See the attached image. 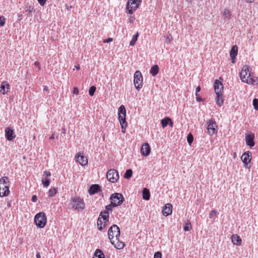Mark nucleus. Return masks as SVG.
Masks as SVG:
<instances>
[{
  "label": "nucleus",
  "instance_id": "obj_22",
  "mask_svg": "<svg viewBox=\"0 0 258 258\" xmlns=\"http://www.w3.org/2000/svg\"><path fill=\"white\" fill-rule=\"evenodd\" d=\"M101 190V187L96 184H92L90 186L88 192L90 195H94Z\"/></svg>",
  "mask_w": 258,
  "mask_h": 258
},
{
  "label": "nucleus",
  "instance_id": "obj_52",
  "mask_svg": "<svg viewBox=\"0 0 258 258\" xmlns=\"http://www.w3.org/2000/svg\"><path fill=\"white\" fill-rule=\"evenodd\" d=\"M66 8L67 10L69 11L72 8V7L71 6L66 5Z\"/></svg>",
  "mask_w": 258,
  "mask_h": 258
},
{
  "label": "nucleus",
  "instance_id": "obj_20",
  "mask_svg": "<svg viewBox=\"0 0 258 258\" xmlns=\"http://www.w3.org/2000/svg\"><path fill=\"white\" fill-rule=\"evenodd\" d=\"M238 52V47L237 45H235L233 46L230 50V56L232 59V62L234 63L235 62V59L236 58V56L237 55Z\"/></svg>",
  "mask_w": 258,
  "mask_h": 258
},
{
  "label": "nucleus",
  "instance_id": "obj_37",
  "mask_svg": "<svg viewBox=\"0 0 258 258\" xmlns=\"http://www.w3.org/2000/svg\"><path fill=\"white\" fill-rule=\"evenodd\" d=\"M96 91V87L94 86H91L89 90V94L91 96H93L94 95V93Z\"/></svg>",
  "mask_w": 258,
  "mask_h": 258
},
{
  "label": "nucleus",
  "instance_id": "obj_32",
  "mask_svg": "<svg viewBox=\"0 0 258 258\" xmlns=\"http://www.w3.org/2000/svg\"><path fill=\"white\" fill-rule=\"evenodd\" d=\"M117 241L116 242V244L114 243V247L118 249H122L124 247L125 244L123 242L119 241V240L118 239L117 240Z\"/></svg>",
  "mask_w": 258,
  "mask_h": 258
},
{
  "label": "nucleus",
  "instance_id": "obj_50",
  "mask_svg": "<svg viewBox=\"0 0 258 258\" xmlns=\"http://www.w3.org/2000/svg\"><path fill=\"white\" fill-rule=\"evenodd\" d=\"M37 200V197L36 196V195H33L32 196V201L33 202H36Z\"/></svg>",
  "mask_w": 258,
  "mask_h": 258
},
{
  "label": "nucleus",
  "instance_id": "obj_5",
  "mask_svg": "<svg viewBox=\"0 0 258 258\" xmlns=\"http://www.w3.org/2000/svg\"><path fill=\"white\" fill-rule=\"evenodd\" d=\"M71 205L73 208L78 211L83 210L85 208L84 200L78 197H73L71 199Z\"/></svg>",
  "mask_w": 258,
  "mask_h": 258
},
{
  "label": "nucleus",
  "instance_id": "obj_3",
  "mask_svg": "<svg viewBox=\"0 0 258 258\" xmlns=\"http://www.w3.org/2000/svg\"><path fill=\"white\" fill-rule=\"evenodd\" d=\"M108 235L111 243L114 244V241L112 240L113 238L115 237L116 240H118V238L120 237V231L119 228L116 225H113L109 228Z\"/></svg>",
  "mask_w": 258,
  "mask_h": 258
},
{
  "label": "nucleus",
  "instance_id": "obj_55",
  "mask_svg": "<svg viewBox=\"0 0 258 258\" xmlns=\"http://www.w3.org/2000/svg\"><path fill=\"white\" fill-rule=\"evenodd\" d=\"M36 258H40L41 257L40 254L39 252H37L36 253Z\"/></svg>",
  "mask_w": 258,
  "mask_h": 258
},
{
  "label": "nucleus",
  "instance_id": "obj_21",
  "mask_svg": "<svg viewBox=\"0 0 258 258\" xmlns=\"http://www.w3.org/2000/svg\"><path fill=\"white\" fill-rule=\"evenodd\" d=\"M9 185H4L0 186V197H6L9 195L10 193Z\"/></svg>",
  "mask_w": 258,
  "mask_h": 258
},
{
  "label": "nucleus",
  "instance_id": "obj_18",
  "mask_svg": "<svg viewBox=\"0 0 258 258\" xmlns=\"http://www.w3.org/2000/svg\"><path fill=\"white\" fill-rule=\"evenodd\" d=\"M151 148L148 143H144L141 149V152L143 155L147 156L150 153Z\"/></svg>",
  "mask_w": 258,
  "mask_h": 258
},
{
  "label": "nucleus",
  "instance_id": "obj_60",
  "mask_svg": "<svg viewBox=\"0 0 258 258\" xmlns=\"http://www.w3.org/2000/svg\"><path fill=\"white\" fill-rule=\"evenodd\" d=\"M77 69L79 70L80 69V66L78 65L77 67H76Z\"/></svg>",
  "mask_w": 258,
  "mask_h": 258
},
{
  "label": "nucleus",
  "instance_id": "obj_1",
  "mask_svg": "<svg viewBox=\"0 0 258 258\" xmlns=\"http://www.w3.org/2000/svg\"><path fill=\"white\" fill-rule=\"evenodd\" d=\"M118 119L119 120L122 132H125V128L127 125L126 121V109L123 105H121L118 108Z\"/></svg>",
  "mask_w": 258,
  "mask_h": 258
},
{
  "label": "nucleus",
  "instance_id": "obj_44",
  "mask_svg": "<svg viewBox=\"0 0 258 258\" xmlns=\"http://www.w3.org/2000/svg\"><path fill=\"white\" fill-rule=\"evenodd\" d=\"M216 213L217 211L215 210H212L209 215L210 218H212L214 217V216L216 215Z\"/></svg>",
  "mask_w": 258,
  "mask_h": 258
},
{
  "label": "nucleus",
  "instance_id": "obj_4",
  "mask_svg": "<svg viewBox=\"0 0 258 258\" xmlns=\"http://www.w3.org/2000/svg\"><path fill=\"white\" fill-rule=\"evenodd\" d=\"M34 222L38 228H43L47 222V218L45 214L43 212L37 213L35 216Z\"/></svg>",
  "mask_w": 258,
  "mask_h": 258
},
{
  "label": "nucleus",
  "instance_id": "obj_43",
  "mask_svg": "<svg viewBox=\"0 0 258 258\" xmlns=\"http://www.w3.org/2000/svg\"><path fill=\"white\" fill-rule=\"evenodd\" d=\"M154 258H162V253L160 251H156L154 255Z\"/></svg>",
  "mask_w": 258,
  "mask_h": 258
},
{
  "label": "nucleus",
  "instance_id": "obj_25",
  "mask_svg": "<svg viewBox=\"0 0 258 258\" xmlns=\"http://www.w3.org/2000/svg\"><path fill=\"white\" fill-rule=\"evenodd\" d=\"M232 13L227 9H225L223 13L222 17L225 21H229L231 18Z\"/></svg>",
  "mask_w": 258,
  "mask_h": 258
},
{
  "label": "nucleus",
  "instance_id": "obj_9",
  "mask_svg": "<svg viewBox=\"0 0 258 258\" xmlns=\"http://www.w3.org/2000/svg\"><path fill=\"white\" fill-rule=\"evenodd\" d=\"M251 77V73L249 72L248 66L244 65L240 73V79L242 82L246 83L247 79H249Z\"/></svg>",
  "mask_w": 258,
  "mask_h": 258
},
{
  "label": "nucleus",
  "instance_id": "obj_45",
  "mask_svg": "<svg viewBox=\"0 0 258 258\" xmlns=\"http://www.w3.org/2000/svg\"><path fill=\"white\" fill-rule=\"evenodd\" d=\"M196 100L198 102H201L203 101V99L201 98V97L200 96V95L198 93H196Z\"/></svg>",
  "mask_w": 258,
  "mask_h": 258
},
{
  "label": "nucleus",
  "instance_id": "obj_23",
  "mask_svg": "<svg viewBox=\"0 0 258 258\" xmlns=\"http://www.w3.org/2000/svg\"><path fill=\"white\" fill-rule=\"evenodd\" d=\"M161 123L163 128L167 126L168 124H169L171 127H172L173 125V123L171 118L168 117H166L165 118L161 119Z\"/></svg>",
  "mask_w": 258,
  "mask_h": 258
},
{
  "label": "nucleus",
  "instance_id": "obj_30",
  "mask_svg": "<svg viewBox=\"0 0 258 258\" xmlns=\"http://www.w3.org/2000/svg\"><path fill=\"white\" fill-rule=\"evenodd\" d=\"M246 83L248 84L257 85H258V77L255 79L253 77H251L249 79H247Z\"/></svg>",
  "mask_w": 258,
  "mask_h": 258
},
{
  "label": "nucleus",
  "instance_id": "obj_53",
  "mask_svg": "<svg viewBox=\"0 0 258 258\" xmlns=\"http://www.w3.org/2000/svg\"><path fill=\"white\" fill-rule=\"evenodd\" d=\"M135 20V18L134 17H132L129 19V21L130 23H133Z\"/></svg>",
  "mask_w": 258,
  "mask_h": 258
},
{
  "label": "nucleus",
  "instance_id": "obj_36",
  "mask_svg": "<svg viewBox=\"0 0 258 258\" xmlns=\"http://www.w3.org/2000/svg\"><path fill=\"white\" fill-rule=\"evenodd\" d=\"M42 182L44 186L47 187L50 184V180L47 178H44L42 180Z\"/></svg>",
  "mask_w": 258,
  "mask_h": 258
},
{
  "label": "nucleus",
  "instance_id": "obj_48",
  "mask_svg": "<svg viewBox=\"0 0 258 258\" xmlns=\"http://www.w3.org/2000/svg\"><path fill=\"white\" fill-rule=\"evenodd\" d=\"M34 66L38 68V71L40 70V65L38 61H35L34 63Z\"/></svg>",
  "mask_w": 258,
  "mask_h": 258
},
{
  "label": "nucleus",
  "instance_id": "obj_12",
  "mask_svg": "<svg viewBox=\"0 0 258 258\" xmlns=\"http://www.w3.org/2000/svg\"><path fill=\"white\" fill-rule=\"evenodd\" d=\"M76 161L78 162L82 166H85L88 164V159L84 156L83 154L78 153L76 156Z\"/></svg>",
  "mask_w": 258,
  "mask_h": 258
},
{
  "label": "nucleus",
  "instance_id": "obj_46",
  "mask_svg": "<svg viewBox=\"0 0 258 258\" xmlns=\"http://www.w3.org/2000/svg\"><path fill=\"white\" fill-rule=\"evenodd\" d=\"M39 4L41 6H43L45 5L47 0H37Z\"/></svg>",
  "mask_w": 258,
  "mask_h": 258
},
{
  "label": "nucleus",
  "instance_id": "obj_13",
  "mask_svg": "<svg viewBox=\"0 0 258 258\" xmlns=\"http://www.w3.org/2000/svg\"><path fill=\"white\" fill-rule=\"evenodd\" d=\"M5 137L7 140L11 141L16 137L14 135V131L13 130L9 127H6L5 129Z\"/></svg>",
  "mask_w": 258,
  "mask_h": 258
},
{
  "label": "nucleus",
  "instance_id": "obj_49",
  "mask_svg": "<svg viewBox=\"0 0 258 258\" xmlns=\"http://www.w3.org/2000/svg\"><path fill=\"white\" fill-rule=\"evenodd\" d=\"M112 40H113V39L112 38H108V39H104L103 42L104 43H108V42L112 41Z\"/></svg>",
  "mask_w": 258,
  "mask_h": 258
},
{
  "label": "nucleus",
  "instance_id": "obj_15",
  "mask_svg": "<svg viewBox=\"0 0 258 258\" xmlns=\"http://www.w3.org/2000/svg\"><path fill=\"white\" fill-rule=\"evenodd\" d=\"M172 205L170 203H167L165 205L163 208L162 213L165 216H167L172 214Z\"/></svg>",
  "mask_w": 258,
  "mask_h": 258
},
{
  "label": "nucleus",
  "instance_id": "obj_47",
  "mask_svg": "<svg viewBox=\"0 0 258 258\" xmlns=\"http://www.w3.org/2000/svg\"><path fill=\"white\" fill-rule=\"evenodd\" d=\"M79 93V89L77 87H74L73 90V94L78 95Z\"/></svg>",
  "mask_w": 258,
  "mask_h": 258
},
{
  "label": "nucleus",
  "instance_id": "obj_38",
  "mask_svg": "<svg viewBox=\"0 0 258 258\" xmlns=\"http://www.w3.org/2000/svg\"><path fill=\"white\" fill-rule=\"evenodd\" d=\"M187 141L189 145L192 143L194 141V137L190 133L188 135L187 137Z\"/></svg>",
  "mask_w": 258,
  "mask_h": 258
},
{
  "label": "nucleus",
  "instance_id": "obj_16",
  "mask_svg": "<svg viewBox=\"0 0 258 258\" xmlns=\"http://www.w3.org/2000/svg\"><path fill=\"white\" fill-rule=\"evenodd\" d=\"M254 138V136L253 134L246 135L245 136L246 144L250 147H253L255 144Z\"/></svg>",
  "mask_w": 258,
  "mask_h": 258
},
{
  "label": "nucleus",
  "instance_id": "obj_57",
  "mask_svg": "<svg viewBox=\"0 0 258 258\" xmlns=\"http://www.w3.org/2000/svg\"><path fill=\"white\" fill-rule=\"evenodd\" d=\"M54 139V134H52L51 136L50 137V140H53Z\"/></svg>",
  "mask_w": 258,
  "mask_h": 258
},
{
  "label": "nucleus",
  "instance_id": "obj_19",
  "mask_svg": "<svg viewBox=\"0 0 258 258\" xmlns=\"http://www.w3.org/2000/svg\"><path fill=\"white\" fill-rule=\"evenodd\" d=\"M10 89V84L7 81H4L1 83L0 92L3 94H6Z\"/></svg>",
  "mask_w": 258,
  "mask_h": 258
},
{
  "label": "nucleus",
  "instance_id": "obj_51",
  "mask_svg": "<svg viewBox=\"0 0 258 258\" xmlns=\"http://www.w3.org/2000/svg\"><path fill=\"white\" fill-rule=\"evenodd\" d=\"M44 174L45 175H46V176H51V173L49 171H45L44 172Z\"/></svg>",
  "mask_w": 258,
  "mask_h": 258
},
{
  "label": "nucleus",
  "instance_id": "obj_35",
  "mask_svg": "<svg viewBox=\"0 0 258 258\" xmlns=\"http://www.w3.org/2000/svg\"><path fill=\"white\" fill-rule=\"evenodd\" d=\"M25 10L26 12L28 13V15H31V13L33 10V8L31 5H29L28 4L25 6Z\"/></svg>",
  "mask_w": 258,
  "mask_h": 258
},
{
  "label": "nucleus",
  "instance_id": "obj_11",
  "mask_svg": "<svg viewBox=\"0 0 258 258\" xmlns=\"http://www.w3.org/2000/svg\"><path fill=\"white\" fill-rule=\"evenodd\" d=\"M207 130L209 135H212L217 133V125L214 120H209V121L207 122Z\"/></svg>",
  "mask_w": 258,
  "mask_h": 258
},
{
  "label": "nucleus",
  "instance_id": "obj_41",
  "mask_svg": "<svg viewBox=\"0 0 258 258\" xmlns=\"http://www.w3.org/2000/svg\"><path fill=\"white\" fill-rule=\"evenodd\" d=\"M191 228V226L190 223H186L185 226L183 227V229L184 231H189Z\"/></svg>",
  "mask_w": 258,
  "mask_h": 258
},
{
  "label": "nucleus",
  "instance_id": "obj_34",
  "mask_svg": "<svg viewBox=\"0 0 258 258\" xmlns=\"http://www.w3.org/2000/svg\"><path fill=\"white\" fill-rule=\"evenodd\" d=\"M133 174L132 170L131 169L126 170L125 173L124 175V177L126 179H129Z\"/></svg>",
  "mask_w": 258,
  "mask_h": 258
},
{
  "label": "nucleus",
  "instance_id": "obj_8",
  "mask_svg": "<svg viewBox=\"0 0 258 258\" xmlns=\"http://www.w3.org/2000/svg\"><path fill=\"white\" fill-rule=\"evenodd\" d=\"M134 83L137 90H140L143 86V77L139 71H137L134 74Z\"/></svg>",
  "mask_w": 258,
  "mask_h": 258
},
{
  "label": "nucleus",
  "instance_id": "obj_14",
  "mask_svg": "<svg viewBox=\"0 0 258 258\" xmlns=\"http://www.w3.org/2000/svg\"><path fill=\"white\" fill-rule=\"evenodd\" d=\"M250 156H251V153L250 152L248 151L247 152L244 153L241 157V160L242 161L243 163H244V166H245L246 167H247V165L250 162V160H251Z\"/></svg>",
  "mask_w": 258,
  "mask_h": 258
},
{
  "label": "nucleus",
  "instance_id": "obj_56",
  "mask_svg": "<svg viewBox=\"0 0 258 258\" xmlns=\"http://www.w3.org/2000/svg\"><path fill=\"white\" fill-rule=\"evenodd\" d=\"M48 90V87L47 86H44L43 88V91H47Z\"/></svg>",
  "mask_w": 258,
  "mask_h": 258
},
{
  "label": "nucleus",
  "instance_id": "obj_54",
  "mask_svg": "<svg viewBox=\"0 0 258 258\" xmlns=\"http://www.w3.org/2000/svg\"><path fill=\"white\" fill-rule=\"evenodd\" d=\"M201 90V87L200 86H198L196 88V93H198L199 92H200Z\"/></svg>",
  "mask_w": 258,
  "mask_h": 258
},
{
  "label": "nucleus",
  "instance_id": "obj_42",
  "mask_svg": "<svg viewBox=\"0 0 258 258\" xmlns=\"http://www.w3.org/2000/svg\"><path fill=\"white\" fill-rule=\"evenodd\" d=\"M5 24V18L3 16H0V26H3Z\"/></svg>",
  "mask_w": 258,
  "mask_h": 258
},
{
  "label": "nucleus",
  "instance_id": "obj_26",
  "mask_svg": "<svg viewBox=\"0 0 258 258\" xmlns=\"http://www.w3.org/2000/svg\"><path fill=\"white\" fill-rule=\"evenodd\" d=\"M216 101L217 105L221 106L223 104V95L222 93L216 94Z\"/></svg>",
  "mask_w": 258,
  "mask_h": 258
},
{
  "label": "nucleus",
  "instance_id": "obj_31",
  "mask_svg": "<svg viewBox=\"0 0 258 258\" xmlns=\"http://www.w3.org/2000/svg\"><path fill=\"white\" fill-rule=\"evenodd\" d=\"M57 192V188L53 187V188L49 189L48 192V195L50 197H54Z\"/></svg>",
  "mask_w": 258,
  "mask_h": 258
},
{
  "label": "nucleus",
  "instance_id": "obj_27",
  "mask_svg": "<svg viewBox=\"0 0 258 258\" xmlns=\"http://www.w3.org/2000/svg\"><path fill=\"white\" fill-rule=\"evenodd\" d=\"M150 72L153 76H155L159 72V67L158 65L156 64L152 66Z\"/></svg>",
  "mask_w": 258,
  "mask_h": 258
},
{
  "label": "nucleus",
  "instance_id": "obj_39",
  "mask_svg": "<svg viewBox=\"0 0 258 258\" xmlns=\"http://www.w3.org/2000/svg\"><path fill=\"white\" fill-rule=\"evenodd\" d=\"M252 104L254 108L258 111V99L254 98L252 101Z\"/></svg>",
  "mask_w": 258,
  "mask_h": 258
},
{
  "label": "nucleus",
  "instance_id": "obj_2",
  "mask_svg": "<svg viewBox=\"0 0 258 258\" xmlns=\"http://www.w3.org/2000/svg\"><path fill=\"white\" fill-rule=\"evenodd\" d=\"M109 221V213L106 211H102L97 220V226L99 230H102Z\"/></svg>",
  "mask_w": 258,
  "mask_h": 258
},
{
  "label": "nucleus",
  "instance_id": "obj_33",
  "mask_svg": "<svg viewBox=\"0 0 258 258\" xmlns=\"http://www.w3.org/2000/svg\"><path fill=\"white\" fill-rule=\"evenodd\" d=\"M138 36H139L138 32H137L136 34H135V35H133L132 39L130 42V45L131 46H134L135 45L136 42L137 41V40L138 39Z\"/></svg>",
  "mask_w": 258,
  "mask_h": 258
},
{
  "label": "nucleus",
  "instance_id": "obj_61",
  "mask_svg": "<svg viewBox=\"0 0 258 258\" xmlns=\"http://www.w3.org/2000/svg\"><path fill=\"white\" fill-rule=\"evenodd\" d=\"M187 2H191L192 0H186Z\"/></svg>",
  "mask_w": 258,
  "mask_h": 258
},
{
  "label": "nucleus",
  "instance_id": "obj_28",
  "mask_svg": "<svg viewBox=\"0 0 258 258\" xmlns=\"http://www.w3.org/2000/svg\"><path fill=\"white\" fill-rule=\"evenodd\" d=\"M143 198L145 200H149L150 198V193L149 189L145 188L143 190Z\"/></svg>",
  "mask_w": 258,
  "mask_h": 258
},
{
  "label": "nucleus",
  "instance_id": "obj_10",
  "mask_svg": "<svg viewBox=\"0 0 258 258\" xmlns=\"http://www.w3.org/2000/svg\"><path fill=\"white\" fill-rule=\"evenodd\" d=\"M106 176L109 181L112 183L116 182L119 178L117 171L114 169L109 170L107 173Z\"/></svg>",
  "mask_w": 258,
  "mask_h": 258
},
{
  "label": "nucleus",
  "instance_id": "obj_58",
  "mask_svg": "<svg viewBox=\"0 0 258 258\" xmlns=\"http://www.w3.org/2000/svg\"><path fill=\"white\" fill-rule=\"evenodd\" d=\"M247 3H252L254 0H245Z\"/></svg>",
  "mask_w": 258,
  "mask_h": 258
},
{
  "label": "nucleus",
  "instance_id": "obj_7",
  "mask_svg": "<svg viewBox=\"0 0 258 258\" xmlns=\"http://www.w3.org/2000/svg\"><path fill=\"white\" fill-rule=\"evenodd\" d=\"M141 3V0H128L126 5V10L130 14H133L139 7Z\"/></svg>",
  "mask_w": 258,
  "mask_h": 258
},
{
  "label": "nucleus",
  "instance_id": "obj_40",
  "mask_svg": "<svg viewBox=\"0 0 258 258\" xmlns=\"http://www.w3.org/2000/svg\"><path fill=\"white\" fill-rule=\"evenodd\" d=\"M113 207H114V205H112V204L110 203V204L105 206V209L106 210L105 211L108 212V213L109 212H112Z\"/></svg>",
  "mask_w": 258,
  "mask_h": 258
},
{
  "label": "nucleus",
  "instance_id": "obj_24",
  "mask_svg": "<svg viewBox=\"0 0 258 258\" xmlns=\"http://www.w3.org/2000/svg\"><path fill=\"white\" fill-rule=\"evenodd\" d=\"M231 241L234 244L240 245L241 244L242 240L240 237L237 235L234 234L231 236Z\"/></svg>",
  "mask_w": 258,
  "mask_h": 258
},
{
  "label": "nucleus",
  "instance_id": "obj_17",
  "mask_svg": "<svg viewBox=\"0 0 258 258\" xmlns=\"http://www.w3.org/2000/svg\"><path fill=\"white\" fill-rule=\"evenodd\" d=\"M223 89L222 83L218 80H216L214 83V90L216 94L222 93Z\"/></svg>",
  "mask_w": 258,
  "mask_h": 258
},
{
  "label": "nucleus",
  "instance_id": "obj_29",
  "mask_svg": "<svg viewBox=\"0 0 258 258\" xmlns=\"http://www.w3.org/2000/svg\"><path fill=\"white\" fill-rule=\"evenodd\" d=\"M94 256L95 257L93 258H105L104 254L99 249H97L94 253Z\"/></svg>",
  "mask_w": 258,
  "mask_h": 258
},
{
  "label": "nucleus",
  "instance_id": "obj_6",
  "mask_svg": "<svg viewBox=\"0 0 258 258\" xmlns=\"http://www.w3.org/2000/svg\"><path fill=\"white\" fill-rule=\"evenodd\" d=\"M110 200L112 205L116 207L120 205L124 201V199L121 194L115 192L111 195Z\"/></svg>",
  "mask_w": 258,
  "mask_h": 258
},
{
  "label": "nucleus",
  "instance_id": "obj_59",
  "mask_svg": "<svg viewBox=\"0 0 258 258\" xmlns=\"http://www.w3.org/2000/svg\"><path fill=\"white\" fill-rule=\"evenodd\" d=\"M62 133H63V134H65V133H66V129L65 128H62Z\"/></svg>",
  "mask_w": 258,
  "mask_h": 258
}]
</instances>
